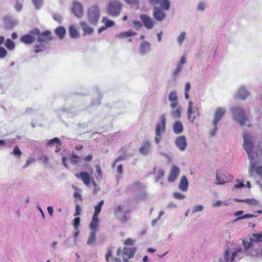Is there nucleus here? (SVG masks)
<instances>
[{"label": "nucleus", "instance_id": "f3484780", "mask_svg": "<svg viewBox=\"0 0 262 262\" xmlns=\"http://www.w3.org/2000/svg\"><path fill=\"white\" fill-rule=\"evenodd\" d=\"M153 16L158 21H162L165 19L166 14L158 7H156L153 10Z\"/></svg>", "mask_w": 262, "mask_h": 262}, {"label": "nucleus", "instance_id": "4d7b16f0", "mask_svg": "<svg viewBox=\"0 0 262 262\" xmlns=\"http://www.w3.org/2000/svg\"><path fill=\"white\" fill-rule=\"evenodd\" d=\"M80 222V219L79 217H76L74 220V226L75 230L78 229V226H79Z\"/></svg>", "mask_w": 262, "mask_h": 262}, {"label": "nucleus", "instance_id": "f8f14e48", "mask_svg": "<svg viewBox=\"0 0 262 262\" xmlns=\"http://www.w3.org/2000/svg\"><path fill=\"white\" fill-rule=\"evenodd\" d=\"M127 210L124 205H119L115 208L114 214L116 217L122 222H125L127 220Z\"/></svg>", "mask_w": 262, "mask_h": 262}, {"label": "nucleus", "instance_id": "c756f323", "mask_svg": "<svg viewBox=\"0 0 262 262\" xmlns=\"http://www.w3.org/2000/svg\"><path fill=\"white\" fill-rule=\"evenodd\" d=\"M54 33L59 39H63L66 34V30L62 26H59L54 30Z\"/></svg>", "mask_w": 262, "mask_h": 262}, {"label": "nucleus", "instance_id": "423d86ee", "mask_svg": "<svg viewBox=\"0 0 262 262\" xmlns=\"http://www.w3.org/2000/svg\"><path fill=\"white\" fill-rule=\"evenodd\" d=\"M100 17V11L98 7L93 6L90 8L88 12V18L89 22L93 25L97 23Z\"/></svg>", "mask_w": 262, "mask_h": 262}, {"label": "nucleus", "instance_id": "58836bf2", "mask_svg": "<svg viewBox=\"0 0 262 262\" xmlns=\"http://www.w3.org/2000/svg\"><path fill=\"white\" fill-rule=\"evenodd\" d=\"M5 46L9 50H13L15 48L14 42L10 39H7L6 40Z\"/></svg>", "mask_w": 262, "mask_h": 262}, {"label": "nucleus", "instance_id": "79ce46f5", "mask_svg": "<svg viewBox=\"0 0 262 262\" xmlns=\"http://www.w3.org/2000/svg\"><path fill=\"white\" fill-rule=\"evenodd\" d=\"M32 2L36 10H39L43 4V0H32Z\"/></svg>", "mask_w": 262, "mask_h": 262}, {"label": "nucleus", "instance_id": "9d476101", "mask_svg": "<svg viewBox=\"0 0 262 262\" xmlns=\"http://www.w3.org/2000/svg\"><path fill=\"white\" fill-rule=\"evenodd\" d=\"M187 114L188 119L191 123L193 122L196 118L199 116L198 108L193 106V103L191 101H189L188 102Z\"/></svg>", "mask_w": 262, "mask_h": 262}, {"label": "nucleus", "instance_id": "5fc2aeb1", "mask_svg": "<svg viewBox=\"0 0 262 262\" xmlns=\"http://www.w3.org/2000/svg\"><path fill=\"white\" fill-rule=\"evenodd\" d=\"M173 197L176 199L182 200L185 198V195L176 192L173 193Z\"/></svg>", "mask_w": 262, "mask_h": 262}, {"label": "nucleus", "instance_id": "c03bdc74", "mask_svg": "<svg viewBox=\"0 0 262 262\" xmlns=\"http://www.w3.org/2000/svg\"><path fill=\"white\" fill-rule=\"evenodd\" d=\"M160 6L162 8H163L166 10H168L170 6L169 0H162L160 3Z\"/></svg>", "mask_w": 262, "mask_h": 262}, {"label": "nucleus", "instance_id": "72a5a7b5", "mask_svg": "<svg viewBox=\"0 0 262 262\" xmlns=\"http://www.w3.org/2000/svg\"><path fill=\"white\" fill-rule=\"evenodd\" d=\"M137 35V33L134 31L130 30L128 31L120 33L116 35V37L118 38H126Z\"/></svg>", "mask_w": 262, "mask_h": 262}, {"label": "nucleus", "instance_id": "b1692460", "mask_svg": "<svg viewBox=\"0 0 262 262\" xmlns=\"http://www.w3.org/2000/svg\"><path fill=\"white\" fill-rule=\"evenodd\" d=\"M151 145L149 141H145L139 148V152L144 156H147L150 153Z\"/></svg>", "mask_w": 262, "mask_h": 262}, {"label": "nucleus", "instance_id": "c85d7f7f", "mask_svg": "<svg viewBox=\"0 0 262 262\" xmlns=\"http://www.w3.org/2000/svg\"><path fill=\"white\" fill-rule=\"evenodd\" d=\"M171 108L172 109L170 113L171 116L176 119L180 118L181 115V106L178 104L177 106Z\"/></svg>", "mask_w": 262, "mask_h": 262}, {"label": "nucleus", "instance_id": "412c9836", "mask_svg": "<svg viewBox=\"0 0 262 262\" xmlns=\"http://www.w3.org/2000/svg\"><path fill=\"white\" fill-rule=\"evenodd\" d=\"M180 173V169L177 166L173 165L168 177V181L170 182H174Z\"/></svg>", "mask_w": 262, "mask_h": 262}, {"label": "nucleus", "instance_id": "6ab92c4d", "mask_svg": "<svg viewBox=\"0 0 262 262\" xmlns=\"http://www.w3.org/2000/svg\"><path fill=\"white\" fill-rule=\"evenodd\" d=\"M144 188V186L139 181L135 182L128 186L126 189L127 192H139Z\"/></svg>", "mask_w": 262, "mask_h": 262}, {"label": "nucleus", "instance_id": "1a4fd4ad", "mask_svg": "<svg viewBox=\"0 0 262 262\" xmlns=\"http://www.w3.org/2000/svg\"><path fill=\"white\" fill-rule=\"evenodd\" d=\"M121 9V5L119 2L116 1L110 2L108 6V13L112 16H118Z\"/></svg>", "mask_w": 262, "mask_h": 262}, {"label": "nucleus", "instance_id": "49530a36", "mask_svg": "<svg viewBox=\"0 0 262 262\" xmlns=\"http://www.w3.org/2000/svg\"><path fill=\"white\" fill-rule=\"evenodd\" d=\"M183 69V67L177 64V67L172 73V76L176 79Z\"/></svg>", "mask_w": 262, "mask_h": 262}, {"label": "nucleus", "instance_id": "2eb2a0df", "mask_svg": "<svg viewBox=\"0 0 262 262\" xmlns=\"http://www.w3.org/2000/svg\"><path fill=\"white\" fill-rule=\"evenodd\" d=\"M4 21L5 28L7 29L13 28L18 23L17 19L10 15L5 16L4 18Z\"/></svg>", "mask_w": 262, "mask_h": 262}, {"label": "nucleus", "instance_id": "0e129e2a", "mask_svg": "<svg viewBox=\"0 0 262 262\" xmlns=\"http://www.w3.org/2000/svg\"><path fill=\"white\" fill-rule=\"evenodd\" d=\"M126 156L125 155H122L118 156L115 159V162L124 161L126 159Z\"/></svg>", "mask_w": 262, "mask_h": 262}, {"label": "nucleus", "instance_id": "c9c22d12", "mask_svg": "<svg viewBox=\"0 0 262 262\" xmlns=\"http://www.w3.org/2000/svg\"><path fill=\"white\" fill-rule=\"evenodd\" d=\"M96 232L91 231L89 237L87 241L86 244L89 245H93L96 242Z\"/></svg>", "mask_w": 262, "mask_h": 262}, {"label": "nucleus", "instance_id": "aec40b11", "mask_svg": "<svg viewBox=\"0 0 262 262\" xmlns=\"http://www.w3.org/2000/svg\"><path fill=\"white\" fill-rule=\"evenodd\" d=\"M248 155L249 159H250V167L249 168V173L250 177H252L254 174V171L255 170L257 167V162L254 159L253 153L247 154Z\"/></svg>", "mask_w": 262, "mask_h": 262}, {"label": "nucleus", "instance_id": "13d9d810", "mask_svg": "<svg viewBox=\"0 0 262 262\" xmlns=\"http://www.w3.org/2000/svg\"><path fill=\"white\" fill-rule=\"evenodd\" d=\"M53 19L58 21L59 23H61L62 20V16L59 14H54L53 15Z\"/></svg>", "mask_w": 262, "mask_h": 262}, {"label": "nucleus", "instance_id": "39448f33", "mask_svg": "<svg viewBox=\"0 0 262 262\" xmlns=\"http://www.w3.org/2000/svg\"><path fill=\"white\" fill-rule=\"evenodd\" d=\"M225 113L226 110L223 107H218L216 110L214 114L213 120L212 121L213 128L210 132L211 136L213 137L216 135V133L219 129V128L217 127L218 123L224 117Z\"/></svg>", "mask_w": 262, "mask_h": 262}, {"label": "nucleus", "instance_id": "052dcab7", "mask_svg": "<svg viewBox=\"0 0 262 262\" xmlns=\"http://www.w3.org/2000/svg\"><path fill=\"white\" fill-rule=\"evenodd\" d=\"M35 161L34 158H30L27 159L26 164L23 166V168H27L30 164L34 162Z\"/></svg>", "mask_w": 262, "mask_h": 262}, {"label": "nucleus", "instance_id": "6e6552de", "mask_svg": "<svg viewBox=\"0 0 262 262\" xmlns=\"http://www.w3.org/2000/svg\"><path fill=\"white\" fill-rule=\"evenodd\" d=\"M243 148L247 154L253 153V137L250 134H244L243 135Z\"/></svg>", "mask_w": 262, "mask_h": 262}, {"label": "nucleus", "instance_id": "69168bd1", "mask_svg": "<svg viewBox=\"0 0 262 262\" xmlns=\"http://www.w3.org/2000/svg\"><path fill=\"white\" fill-rule=\"evenodd\" d=\"M126 3L129 5H138L139 0H124Z\"/></svg>", "mask_w": 262, "mask_h": 262}, {"label": "nucleus", "instance_id": "4468645a", "mask_svg": "<svg viewBox=\"0 0 262 262\" xmlns=\"http://www.w3.org/2000/svg\"><path fill=\"white\" fill-rule=\"evenodd\" d=\"M151 50V45L147 41L142 42L139 48V53L141 56L148 54Z\"/></svg>", "mask_w": 262, "mask_h": 262}, {"label": "nucleus", "instance_id": "473e14b6", "mask_svg": "<svg viewBox=\"0 0 262 262\" xmlns=\"http://www.w3.org/2000/svg\"><path fill=\"white\" fill-rule=\"evenodd\" d=\"M98 216H93L92 221L90 225V228L91 231L97 232V229L98 226Z\"/></svg>", "mask_w": 262, "mask_h": 262}, {"label": "nucleus", "instance_id": "2f4dec72", "mask_svg": "<svg viewBox=\"0 0 262 262\" xmlns=\"http://www.w3.org/2000/svg\"><path fill=\"white\" fill-rule=\"evenodd\" d=\"M136 251L137 249L136 247H124L123 249V255L124 256H127L128 258H131L134 257Z\"/></svg>", "mask_w": 262, "mask_h": 262}, {"label": "nucleus", "instance_id": "ea45409f", "mask_svg": "<svg viewBox=\"0 0 262 262\" xmlns=\"http://www.w3.org/2000/svg\"><path fill=\"white\" fill-rule=\"evenodd\" d=\"M11 155H13L16 158H20L22 155V152L18 146H15L12 152H10Z\"/></svg>", "mask_w": 262, "mask_h": 262}, {"label": "nucleus", "instance_id": "37998d69", "mask_svg": "<svg viewBox=\"0 0 262 262\" xmlns=\"http://www.w3.org/2000/svg\"><path fill=\"white\" fill-rule=\"evenodd\" d=\"M186 33L184 31L182 32L180 34V35L177 37V42L179 43V45L181 46L183 41H184L185 39L186 38Z\"/></svg>", "mask_w": 262, "mask_h": 262}, {"label": "nucleus", "instance_id": "603ef678", "mask_svg": "<svg viewBox=\"0 0 262 262\" xmlns=\"http://www.w3.org/2000/svg\"><path fill=\"white\" fill-rule=\"evenodd\" d=\"M8 54L7 51L3 47H0V59L5 58Z\"/></svg>", "mask_w": 262, "mask_h": 262}, {"label": "nucleus", "instance_id": "e2e57ef3", "mask_svg": "<svg viewBox=\"0 0 262 262\" xmlns=\"http://www.w3.org/2000/svg\"><path fill=\"white\" fill-rule=\"evenodd\" d=\"M77 158H78V157L76 155L73 154L71 156V158H70V161L71 163L75 164L78 163L79 161L76 160Z\"/></svg>", "mask_w": 262, "mask_h": 262}, {"label": "nucleus", "instance_id": "774afa93", "mask_svg": "<svg viewBox=\"0 0 262 262\" xmlns=\"http://www.w3.org/2000/svg\"><path fill=\"white\" fill-rule=\"evenodd\" d=\"M255 170L257 174L262 178V165L261 166L257 167Z\"/></svg>", "mask_w": 262, "mask_h": 262}, {"label": "nucleus", "instance_id": "bf43d9fd", "mask_svg": "<svg viewBox=\"0 0 262 262\" xmlns=\"http://www.w3.org/2000/svg\"><path fill=\"white\" fill-rule=\"evenodd\" d=\"M133 24L136 30H139L142 26V23L139 20H134Z\"/></svg>", "mask_w": 262, "mask_h": 262}, {"label": "nucleus", "instance_id": "3c124183", "mask_svg": "<svg viewBox=\"0 0 262 262\" xmlns=\"http://www.w3.org/2000/svg\"><path fill=\"white\" fill-rule=\"evenodd\" d=\"M255 216H256L253 214L247 213L243 216H239L236 220H234V222H237L239 220H243V219H245L252 218V217H253Z\"/></svg>", "mask_w": 262, "mask_h": 262}, {"label": "nucleus", "instance_id": "ddd939ff", "mask_svg": "<svg viewBox=\"0 0 262 262\" xmlns=\"http://www.w3.org/2000/svg\"><path fill=\"white\" fill-rule=\"evenodd\" d=\"M71 10L74 15L78 18H81L83 15V6L80 2H73Z\"/></svg>", "mask_w": 262, "mask_h": 262}, {"label": "nucleus", "instance_id": "338daca9", "mask_svg": "<svg viewBox=\"0 0 262 262\" xmlns=\"http://www.w3.org/2000/svg\"><path fill=\"white\" fill-rule=\"evenodd\" d=\"M39 160L41 161L43 164H47L49 162V158L46 156H42L39 158Z\"/></svg>", "mask_w": 262, "mask_h": 262}, {"label": "nucleus", "instance_id": "680f3d73", "mask_svg": "<svg viewBox=\"0 0 262 262\" xmlns=\"http://www.w3.org/2000/svg\"><path fill=\"white\" fill-rule=\"evenodd\" d=\"M23 8V3L20 2H16L15 5V9L17 12L21 11Z\"/></svg>", "mask_w": 262, "mask_h": 262}, {"label": "nucleus", "instance_id": "20e7f679", "mask_svg": "<svg viewBox=\"0 0 262 262\" xmlns=\"http://www.w3.org/2000/svg\"><path fill=\"white\" fill-rule=\"evenodd\" d=\"M242 243L245 251H251L256 244L262 243V231L259 233H253L250 237L244 239Z\"/></svg>", "mask_w": 262, "mask_h": 262}, {"label": "nucleus", "instance_id": "6e6d98bb", "mask_svg": "<svg viewBox=\"0 0 262 262\" xmlns=\"http://www.w3.org/2000/svg\"><path fill=\"white\" fill-rule=\"evenodd\" d=\"M96 171L98 174V177L97 179L98 180L99 178H102V172L101 169V167L99 165H96Z\"/></svg>", "mask_w": 262, "mask_h": 262}, {"label": "nucleus", "instance_id": "5701e85b", "mask_svg": "<svg viewBox=\"0 0 262 262\" xmlns=\"http://www.w3.org/2000/svg\"><path fill=\"white\" fill-rule=\"evenodd\" d=\"M76 177L81 179L83 183L86 186H89L90 184V176L87 172H81L79 173L76 174Z\"/></svg>", "mask_w": 262, "mask_h": 262}, {"label": "nucleus", "instance_id": "e433bc0d", "mask_svg": "<svg viewBox=\"0 0 262 262\" xmlns=\"http://www.w3.org/2000/svg\"><path fill=\"white\" fill-rule=\"evenodd\" d=\"M104 204V201L101 200L99 203L95 206V212L93 216H98L101 212V208Z\"/></svg>", "mask_w": 262, "mask_h": 262}, {"label": "nucleus", "instance_id": "de8ad7c7", "mask_svg": "<svg viewBox=\"0 0 262 262\" xmlns=\"http://www.w3.org/2000/svg\"><path fill=\"white\" fill-rule=\"evenodd\" d=\"M102 21L105 23V26L106 28L111 27L114 26L115 23L113 20H110L106 17H104L102 19Z\"/></svg>", "mask_w": 262, "mask_h": 262}, {"label": "nucleus", "instance_id": "8fccbe9b", "mask_svg": "<svg viewBox=\"0 0 262 262\" xmlns=\"http://www.w3.org/2000/svg\"><path fill=\"white\" fill-rule=\"evenodd\" d=\"M165 174V172L163 169H159L157 175L156 177V182H158L160 181V180L162 178Z\"/></svg>", "mask_w": 262, "mask_h": 262}, {"label": "nucleus", "instance_id": "f704fd0d", "mask_svg": "<svg viewBox=\"0 0 262 262\" xmlns=\"http://www.w3.org/2000/svg\"><path fill=\"white\" fill-rule=\"evenodd\" d=\"M69 33L70 37L72 38L76 39L78 38L79 36L78 31L73 26H71L70 27Z\"/></svg>", "mask_w": 262, "mask_h": 262}, {"label": "nucleus", "instance_id": "0eeeda50", "mask_svg": "<svg viewBox=\"0 0 262 262\" xmlns=\"http://www.w3.org/2000/svg\"><path fill=\"white\" fill-rule=\"evenodd\" d=\"M38 33L39 29H33L28 34L23 35L20 38V41L25 44H32L35 41L36 35H38Z\"/></svg>", "mask_w": 262, "mask_h": 262}, {"label": "nucleus", "instance_id": "09e8293b", "mask_svg": "<svg viewBox=\"0 0 262 262\" xmlns=\"http://www.w3.org/2000/svg\"><path fill=\"white\" fill-rule=\"evenodd\" d=\"M204 206L202 205H198L194 206L191 211L192 214H194L198 212H201L204 209Z\"/></svg>", "mask_w": 262, "mask_h": 262}, {"label": "nucleus", "instance_id": "a878e982", "mask_svg": "<svg viewBox=\"0 0 262 262\" xmlns=\"http://www.w3.org/2000/svg\"><path fill=\"white\" fill-rule=\"evenodd\" d=\"M80 26L83 31V35H91L93 33L94 29L91 27L86 23L81 21L80 23Z\"/></svg>", "mask_w": 262, "mask_h": 262}, {"label": "nucleus", "instance_id": "f257e3e1", "mask_svg": "<svg viewBox=\"0 0 262 262\" xmlns=\"http://www.w3.org/2000/svg\"><path fill=\"white\" fill-rule=\"evenodd\" d=\"M38 44L35 45V52L37 53L43 51L47 48L48 43L53 40V36L50 31L47 30L42 33H39L36 35Z\"/></svg>", "mask_w": 262, "mask_h": 262}, {"label": "nucleus", "instance_id": "dca6fc26", "mask_svg": "<svg viewBox=\"0 0 262 262\" xmlns=\"http://www.w3.org/2000/svg\"><path fill=\"white\" fill-rule=\"evenodd\" d=\"M140 18L146 29L151 30L154 28V22L152 18L146 14H141L140 16Z\"/></svg>", "mask_w": 262, "mask_h": 262}, {"label": "nucleus", "instance_id": "393cba45", "mask_svg": "<svg viewBox=\"0 0 262 262\" xmlns=\"http://www.w3.org/2000/svg\"><path fill=\"white\" fill-rule=\"evenodd\" d=\"M168 100L170 101V107L177 106L178 103V98L176 91L171 92L168 96Z\"/></svg>", "mask_w": 262, "mask_h": 262}, {"label": "nucleus", "instance_id": "bb28decb", "mask_svg": "<svg viewBox=\"0 0 262 262\" xmlns=\"http://www.w3.org/2000/svg\"><path fill=\"white\" fill-rule=\"evenodd\" d=\"M179 188L183 192H186L188 188V181L185 176H183L181 178Z\"/></svg>", "mask_w": 262, "mask_h": 262}, {"label": "nucleus", "instance_id": "7ed1b4c3", "mask_svg": "<svg viewBox=\"0 0 262 262\" xmlns=\"http://www.w3.org/2000/svg\"><path fill=\"white\" fill-rule=\"evenodd\" d=\"M231 114L233 119L236 121L241 126L246 125V122L249 119L246 116L245 110L240 106L233 107L231 109Z\"/></svg>", "mask_w": 262, "mask_h": 262}, {"label": "nucleus", "instance_id": "7c9ffc66", "mask_svg": "<svg viewBox=\"0 0 262 262\" xmlns=\"http://www.w3.org/2000/svg\"><path fill=\"white\" fill-rule=\"evenodd\" d=\"M183 125L181 121H176L172 126L173 131L176 134H180L183 131Z\"/></svg>", "mask_w": 262, "mask_h": 262}, {"label": "nucleus", "instance_id": "cd10ccee", "mask_svg": "<svg viewBox=\"0 0 262 262\" xmlns=\"http://www.w3.org/2000/svg\"><path fill=\"white\" fill-rule=\"evenodd\" d=\"M216 179L217 181L216 184L223 185L228 181L227 176L223 173L216 172Z\"/></svg>", "mask_w": 262, "mask_h": 262}, {"label": "nucleus", "instance_id": "864d4df0", "mask_svg": "<svg viewBox=\"0 0 262 262\" xmlns=\"http://www.w3.org/2000/svg\"><path fill=\"white\" fill-rule=\"evenodd\" d=\"M71 241V237H69L64 241L63 245H64V247L66 248H67V249L73 246L72 244H71L70 243Z\"/></svg>", "mask_w": 262, "mask_h": 262}, {"label": "nucleus", "instance_id": "a19ab883", "mask_svg": "<svg viewBox=\"0 0 262 262\" xmlns=\"http://www.w3.org/2000/svg\"><path fill=\"white\" fill-rule=\"evenodd\" d=\"M55 144H61L59 139L57 137L54 138L52 139H50L47 141V145L48 146H52Z\"/></svg>", "mask_w": 262, "mask_h": 262}, {"label": "nucleus", "instance_id": "4be33fe9", "mask_svg": "<svg viewBox=\"0 0 262 262\" xmlns=\"http://www.w3.org/2000/svg\"><path fill=\"white\" fill-rule=\"evenodd\" d=\"M250 95L249 92L244 86H241L238 89L236 96L241 100H245Z\"/></svg>", "mask_w": 262, "mask_h": 262}, {"label": "nucleus", "instance_id": "4c0bfd02", "mask_svg": "<svg viewBox=\"0 0 262 262\" xmlns=\"http://www.w3.org/2000/svg\"><path fill=\"white\" fill-rule=\"evenodd\" d=\"M96 100L93 99L92 100V104L93 105H98L100 103V99L101 98V95L99 91L97 90L96 92Z\"/></svg>", "mask_w": 262, "mask_h": 262}, {"label": "nucleus", "instance_id": "a211bd4d", "mask_svg": "<svg viewBox=\"0 0 262 262\" xmlns=\"http://www.w3.org/2000/svg\"><path fill=\"white\" fill-rule=\"evenodd\" d=\"M176 146L181 150L184 151L186 149V139L184 136H181L177 137L175 140Z\"/></svg>", "mask_w": 262, "mask_h": 262}, {"label": "nucleus", "instance_id": "f03ea898", "mask_svg": "<svg viewBox=\"0 0 262 262\" xmlns=\"http://www.w3.org/2000/svg\"><path fill=\"white\" fill-rule=\"evenodd\" d=\"M242 249L238 248L234 251L227 248L223 255L220 258V262H237L240 259L242 256Z\"/></svg>", "mask_w": 262, "mask_h": 262}, {"label": "nucleus", "instance_id": "a18cd8bd", "mask_svg": "<svg viewBox=\"0 0 262 262\" xmlns=\"http://www.w3.org/2000/svg\"><path fill=\"white\" fill-rule=\"evenodd\" d=\"M206 7V3L203 1H201L198 3L196 6V9L199 11L203 12L205 10Z\"/></svg>", "mask_w": 262, "mask_h": 262}, {"label": "nucleus", "instance_id": "9b49d317", "mask_svg": "<svg viewBox=\"0 0 262 262\" xmlns=\"http://www.w3.org/2000/svg\"><path fill=\"white\" fill-rule=\"evenodd\" d=\"M160 122L156 123L155 134L159 136L166 132V115L162 114L160 117Z\"/></svg>", "mask_w": 262, "mask_h": 262}]
</instances>
